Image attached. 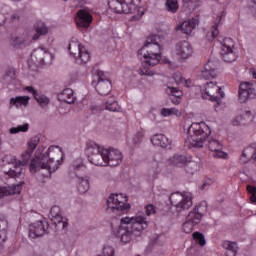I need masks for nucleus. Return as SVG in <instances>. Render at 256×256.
I'll list each match as a JSON object with an SVG mask.
<instances>
[{"label":"nucleus","instance_id":"nucleus-1","mask_svg":"<svg viewBox=\"0 0 256 256\" xmlns=\"http://www.w3.org/2000/svg\"><path fill=\"white\" fill-rule=\"evenodd\" d=\"M63 162V150L59 146H50L47 150L39 148L35 152V157L30 163V172L47 171L46 177L51 173H55L59 169V165Z\"/></svg>","mask_w":256,"mask_h":256},{"label":"nucleus","instance_id":"nucleus-2","mask_svg":"<svg viewBox=\"0 0 256 256\" xmlns=\"http://www.w3.org/2000/svg\"><path fill=\"white\" fill-rule=\"evenodd\" d=\"M158 39L159 36H149L143 47L138 51V55L144 58V68L139 70V75H146L147 77H153L155 75V72L149 71L147 67H155L161 61L163 48L157 42Z\"/></svg>","mask_w":256,"mask_h":256},{"label":"nucleus","instance_id":"nucleus-3","mask_svg":"<svg viewBox=\"0 0 256 256\" xmlns=\"http://www.w3.org/2000/svg\"><path fill=\"white\" fill-rule=\"evenodd\" d=\"M121 223L122 225L118 229V236L124 245L131 243L137 237H141L143 231L149 226L147 218L141 214H137L134 217H124L121 219Z\"/></svg>","mask_w":256,"mask_h":256},{"label":"nucleus","instance_id":"nucleus-4","mask_svg":"<svg viewBox=\"0 0 256 256\" xmlns=\"http://www.w3.org/2000/svg\"><path fill=\"white\" fill-rule=\"evenodd\" d=\"M171 207L166 213L168 217H179L187 213L193 207V195L191 193L174 192L170 196Z\"/></svg>","mask_w":256,"mask_h":256},{"label":"nucleus","instance_id":"nucleus-5","mask_svg":"<svg viewBox=\"0 0 256 256\" xmlns=\"http://www.w3.org/2000/svg\"><path fill=\"white\" fill-rule=\"evenodd\" d=\"M187 141L192 147H204L209 135H211V128L205 122L192 123L187 129Z\"/></svg>","mask_w":256,"mask_h":256},{"label":"nucleus","instance_id":"nucleus-6","mask_svg":"<svg viewBox=\"0 0 256 256\" xmlns=\"http://www.w3.org/2000/svg\"><path fill=\"white\" fill-rule=\"evenodd\" d=\"M31 155H33V152L26 150L25 153L21 155L22 160H17L16 157H11L7 165L4 167L3 171L5 175H8V177H12L14 179H18L19 181H24L23 179H25V166H27V163H29Z\"/></svg>","mask_w":256,"mask_h":256},{"label":"nucleus","instance_id":"nucleus-7","mask_svg":"<svg viewBox=\"0 0 256 256\" xmlns=\"http://www.w3.org/2000/svg\"><path fill=\"white\" fill-rule=\"evenodd\" d=\"M107 149L101 147V145L97 144L95 141L90 140L86 143V155L88 157V161L92 163V165L106 167V156L104 155Z\"/></svg>","mask_w":256,"mask_h":256},{"label":"nucleus","instance_id":"nucleus-8","mask_svg":"<svg viewBox=\"0 0 256 256\" xmlns=\"http://www.w3.org/2000/svg\"><path fill=\"white\" fill-rule=\"evenodd\" d=\"M68 51L71 57H74L76 63L83 65V63H89L91 55L76 38H72L68 44Z\"/></svg>","mask_w":256,"mask_h":256},{"label":"nucleus","instance_id":"nucleus-9","mask_svg":"<svg viewBox=\"0 0 256 256\" xmlns=\"http://www.w3.org/2000/svg\"><path fill=\"white\" fill-rule=\"evenodd\" d=\"M107 209L115 215H123L125 211L131 209L127 204V197L123 194H111L107 199Z\"/></svg>","mask_w":256,"mask_h":256},{"label":"nucleus","instance_id":"nucleus-10","mask_svg":"<svg viewBox=\"0 0 256 256\" xmlns=\"http://www.w3.org/2000/svg\"><path fill=\"white\" fill-rule=\"evenodd\" d=\"M202 97L204 99H210V101H216L217 103L225 97V93L221 91V87L217 85V82H208L205 86V93H202Z\"/></svg>","mask_w":256,"mask_h":256},{"label":"nucleus","instance_id":"nucleus-11","mask_svg":"<svg viewBox=\"0 0 256 256\" xmlns=\"http://www.w3.org/2000/svg\"><path fill=\"white\" fill-rule=\"evenodd\" d=\"M48 61H51V53L49 50L45 48H36L31 54L29 65L40 67V65H43V63H47Z\"/></svg>","mask_w":256,"mask_h":256},{"label":"nucleus","instance_id":"nucleus-12","mask_svg":"<svg viewBox=\"0 0 256 256\" xmlns=\"http://www.w3.org/2000/svg\"><path fill=\"white\" fill-rule=\"evenodd\" d=\"M234 47L235 43L233 42V39L225 38L223 40L221 56L226 63H233L237 61V56L235 55V52H233Z\"/></svg>","mask_w":256,"mask_h":256},{"label":"nucleus","instance_id":"nucleus-13","mask_svg":"<svg viewBox=\"0 0 256 256\" xmlns=\"http://www.w3.org/2000/svg\"><path fill=\"white\" fill-rule=\"evenodd\" d=\"M256 95V83L242 82L239 86V99L241 103L247 102L248 99H253Z\"/></svg>","mask_w":256,"mask_h":256},{"label":"nucleus","instance_id":"nucleus-14","mask_svg":"<svg viewBox=\"0 0 256 256\" xmlns=\"http://www.w3.org/2000/svg\"><path fill=\"white\" fill-rule=\"evenodd\" d=\"M104 155L106 157V165L110 167H117L123 161V154L120 150L115 148H108L104 150Z\"/></svg>","mask_w":256,"mask_h":256},{"label":"nucleus","instance_id":"nucleus-15","mask_svg":"<svg viewBox=\"0 0 256 256\" xmlns=\"http://www.w3.org/2000/svg\"><path fill=\"white\" fill-rule=\"evenodd\" d=\"M50 221L54 225L56 231H61L67 227V221L61 216V210L59 206H54L50 210Z\"/></svg>","mask_w":256,"mask_h":256},{"label":"nucleus","instance_id":"nucleus-16","mask_svg":"<svg viewBox=\"0 0 256 256\" xmlns=\"http://www.w3.org/2000/svg\"><path fill=\"white\" fill-rule=\"evenodd\" d=\"M98 82L96 84V91L99 95H109L111 91V81L107 79L105 73L99 71L97 74Z\"/></svg>","mask_w":256,"mask_h":256},{"label":"nucleus","instance_id":"nucleus-17","mask_svg":"<svg viewBox=\"0 0 256 256\" xmlns=\"http://www.w3.org/2000/svg\"><path fill=\"white\" fill-rule=\"evenodd\" d=\"M207 146L212 152V157H217L218 159H225L227 157V153L223 151V144L219 140L211 138L208 140Z\"/></svg>","mask_w":256,"mask_h":256},{"label":"nucleus","instance_id":"nucleus-18","mask_svg":"<svg viewBox=\"0 0 256 256\" xmlns=\"http://www.w3.org/2000/svg\"><path fill=\"white\" fill-rule=\"evenodd\" d=\"M93 23V16L84 9H81L77 12L76 24L81 29H89Z\"/></svg>","mask_w":256,"mask_h":256},{"label":"nucleus","instance_id":"nucleus-19","mask_svg":"<svg viewBox=\"0 0 256 256\" xmlns=\"http://www.w3.org/2000/svg\"><path fill=\"white\" fill-rule=\"evenodd\" d=\"M219 67V62L215 60H209L205 66L204 70L201 72V77L203 79H215L217 77V69Z\"/></svg>","mask_w":256,"mask_h":256},{"label":"nucleus","instance_id":"nucleus-20","mask_svg":"<svg viewBox=\"0 0 256 256\" xmlns=\"http://www.w3.org/2000/svg\"><path fill=\"white\" fill-rule=\"evenodd\" d=\"M192 53H193V49L191 48V44H189V42L182 41L176 45V55L180 59H183V60L189 59Z\"/></svg>","mask_w":256,"mask_h":256},{"label":"nucleus","instance_id":"nucleus-21","mask_svg":"<svg viewBox=\"0 0 256 256\" xmlns=\"http://www.w3.org/2000/svg\"><path fill=\"white\" fill-rule=\"evenodd\" d=\"M23 185H25V181H19L18 184H13L11 186L0 187V199L7 197V195H19Z\"/></svg>","mask_w":256,"mask_h":256},{"label":"nucleus","instance_id":"nucleus-22","mask_svg":"<svg viewBox=\"0 0 256 256\" xmlns=\"http://www.w3.org/2000/svg\"><path fill=\"white\" fill-rule=\"evenodd\" d=\"M108 6L112 11H114V13H131V8L129 7V4L121 0H110L108 2Z\"/></svg>","mask_w":256,"mask_h":256},{"label":"nucleus","instance_id":"nucleus-23","mask_svg":"<svg viewBox=\"0 0 256 256\" xmlns=\"http://www.w3.org/2000/svg\"><path fill=\"white\" fill-rule=\"evenodd\" d=\"M197 25H199V19L192 18L182 22L181 25H178L176 27V29H181L182 33H185V35H190V33H193Z\"/></svg>","mask_w":256,"mask_h":256},{"label":"nucleus","instance_id":"nucleus-24","mask_svg":"<svg viewBox=\"0 0 256 256\" xmlns=\"http://www.w3.org/2000/svg\"><path fill=\"white\" fill-rule=\"evenodd\" d=\"M45 221H37L35 222L29 232V237L35 239V237H43L45 235Z\"/></svg>","mask_w":256,"mask_h":256},{"label":"nucleus","instance_id":"nucleus-25","mask_svg":"<svg viewBox=\"0 0 256 256\" xmlns=\"http://www.w3.org/2000/svg\"><path fill=\"white\" fill-rule=\"evenodd\" d=\"M151 143L156 147H162V149H167V147L171 145L172 141L163 134H155L151 137Z\"/></svg>","mask_w":256,"mask_h":256},{"label":"nucleus","instance_id":"nucleus-26","mask_svg":"<svg viewBox=\"0 0 256 256\" xmlns=\"http://www.w3.org/2000/svg\"><path fill=\"white\" fill-rule=\"evenodd\" d=\"M25 91L32 93L34 99L39 103L40 107H47V104L50 102L49 98L45 95H40L33 86H28L25 88Z\"/></svg>","mask_w":256,"mask_h":256},{"label":"nucleus","instance_id":"nucleus-27","mask_svg":"<svg viewBox=\"0 0 256 256\" xmlns=\"http://www.w3.org/2000/svg\"><path fill=\"white\" fill-rule=\"evenodd\" d=\"M58 101L61 103H75V96L73 95V89L66 88L58 94Z\"/></svg>","mask_w":256,"mask_h":256},{"label":"nucleus","instance_id":"nucleus-28","mask_svg":"<svg viewBox=\"0 0 256 256\" xmlns=\"http://www.w3.org/2000/svg\"><path fill=\"white\" fill-rule=\"evenodd\" d=\"M7 219L0 217V251H3L5 241H7Z\"/></svg>","mask_w":256,"mask_h":256},{"label":"nucleus","instance_id":"nucleus-29","mask_svg":"<svg viewBox=\"0 0 256 256\" xmlns=\"http://www.w3.org/2000/svg\"><path fill=\"white\" fill-rule=\"evenodd\" d=\"M222 247L225 249L226 256H237L239 252V246L236 242L224 241Z\"/></svg>","mask_w":256,"mask_h":256},{"label":"nucleus","instance_id":"nucleus-30","mask_svg":"<svg viewBox=\"0 0 256 256\" xmlns=\"http://www.w3.org/2000/svg\"><path fill=\"white\" fill-rule=\"evenodd\" d=\"M187 163V157L184 155H174L167 160L171 167H183Z\"/></svg>","mask_w":256,"mask_h":256},{"label":"nucleus","instance_id":"nucleus-31","mask_svg":"<svg viewBox=\"0 0 256 256\" xmlns=\"http://www.w3.org/2000/svg\"><path fill=\"white\" fill-rule=\"evenodd\" d=\"M29 96H16L10 99V107H26L29 105Z\"/></svg>","mask_w":256,"mask_h":256},{"label":"nucleus","instance_id":"nucleus-32","mask_svg":"<svg viewBox=\"0 0 256 256\" xmlns=\"http://www.w3.org/2000/svg\"><path fill=\"white\" fill-rule=\"evenodd\" d=\"M186 219L194 225H199L203 219V214L199 212V208H194L193 211L189 212Z\"/></svg>","mask_w":256,"mask_h":256},{"label":"nucleus","instance_id":"nucleus-33","mask_svg":"<svg viewBox=\"0 0 256 256\" xmlns=\"http://www.w3.org/2000/svg\"><path fill=\"white\" fill-rule=\"evenodd\" d=\"M9 45L14 49H21L25 47V38L17 35H11L9 37Z\"/></svg>","mask_w":256,"mask_h":256},{"label":"nucleus","instance_id":"nucleus-34","mask_svg":"<svg viewBox=\"0 0 256 256\" xmlns=\"http://www.w3.org/2000/svg\"><path fill=\"white\" fill-rule=\"evenodd\" d=\"M77 190L79 193H87L89 191V178L87 177H77Z\"/></svg>","mask_w":256,"mask_h":256},{"label":"nucleus","instance_id":"nucleus-35","mask_svg":"<svg viewBox=\"0 0 256 256\" xmlns=\"http://www.w3.org/2000/svg\"><path fill=\"white\" fill-rule=\"evenodd\" d=\"M256 155V149L249 146L246 149H244L241 157V161L243 163H247V161H251V159H255Z\"/></svg>","mask_w":256,"mask_h":256},{"label":"nucleus","instance_id":"nucleus-36","mask_svg":"<svg viewBox=\"0 0 256 256\" xmlns=\"http://www.w3.org/2000/svg\"><path fill=\"white\" fill-rule=\"evenodd\" d=\"M35 29H36V34L33 36V40L37 41V39H39V35H47L48 33V29H47V25H45L43 22H37V24L35 25Z\"/></svg>","mask_w":256,"mask_h":256},{"label":"nucleus","instance_id":"nucleus-37","mask_svg":"<svg viewBox=\"0 0 256 256\" xmlns=\"http://www.w3.org/2000/svg\"><path fill=\"white\" fill-rule=\"evenodd\" d=\"M165 6L169 13H177L179 10V3L177 0H166Z\"/></svg>","mask_w":256,"mask_h":256},{"label":"nucleus","instance_id":"nucleus-38","mask_svg":"<svg viewBox=\"0 0 256 256\" xmlns=\"http://www.w3.org/2000/svg\"><path fill=\"white\" fill-rule=\"evenodd\" d=\"M166 93L168 95H172L173 97H177V98L183 97V92L179 88L175 86H171L169 84L167 86Z\"/></svg>","mask_w":256,"mask_h":256},{"label":"nucleus","instance_id":"nucleus-39","mask_svg":"<svg viewBox=\"0 0 256 256\" xmlns=\"http://www.w3.org/2000/svg\"><path fill=\"white\" fill-rule=\"evenodd\" d=\"M41 139L39 138V136H34L32 137L28 144H27V151H30L31 153H33V151H35V149H37V145H39Z\"/></svg>","mask_w":256,"mask_h":256},{"label":"nucleus","instance_id":"nucleus-40","mask_svg":"<svg viewBox=\"0 0 256 256\" xmlns=\"http://www.w3.org/2000/svg\"><path fill=\"white\" fill-rule=\"evenodd\" d=\"M9 131L11 134L27 133V131H29V124L26 123L23 125H18L17 127H12Z\"/></svg>","mask_w":256,"mask_h":256},{"label":"nucleus","instance_id":"nucleus-41","mask_svg":"<svg viewBox=\"0 0 256 256\" xmlns=\"http://www.w3.org/2000/svg\"><path fill=\"white\" fill-rule=\"evenodd\" d=\"M193 239H195L196 243L200 245L201 247H204L206 245L207 241L205 240V235L201 232H194L193 233Z\"/></svg>","mask_w":256,"mask_h":256},{"label":"nucleus","instance_id":"nucleus-42","mask_svg":"<svg viewBox=\"0 0 256 256\" xmlns=\"http://www.w3.org/2000/svg\"><path fill=\"white\" fill-rule=\"evenodd\" d=\"M105 109L107 111H119L121 108L119 107V104L115 100L107 101L105 103Z\"/></svg>","mask_w":256,"mask_h":256},{"label":"nucleus","instance_id":"nucleus-43","mask_svg":"<svg viewBox=\"0 0 256 256\" xmlns=\"http://www.w3.org/2000/svg\"><path fill=\"white\" fill-rule=\"evenodd\" d=\"M161 115H163V117H171V115H181V112L175 108H163Z\"/></svg>","mask_w":256,"mask_h":256},{"label":"nucleus","instance_id":"nucleus-44","mask_svg":"<svg viewBox=\"0 0 256 256\" xmlns=\"http://www.w3.org/2000/svg\"><path fill=\"white\" fill-rule=\"evenodd\" d=\"M173 80L175 81L176 85H185V87H189V82L187 80L183 79V76L181 74L176 73L173 75Z\"/></svg>","mask_w":256,"mask_h":256},{"label":"nucleus","instance_id":"nucleus-45","mask_svg":"<svg viewBox=\"0 0 256 256\" xmlns=\"http://www.w3.org/2000/svg\"><path fill=\"white\" fill-rule=\"evenodd\" d=\"M7 21H8L9 23H12V24L21 23V13L16 12V13L11 14V15L7 18Z\"/></svg>","mask_w":256,"mask_h":256},{"label":"nucleus","instance_id":"nucleus-46","mask_svg":"<svg viewBox=\"0 0 256 256\" xmlns=\"http://www.w3.org/2000/svg\"><path fill=\"white\" fill-rule=\"evenodd\" d=\"M195 227V224L193 222H190L188 219H186V222L182 225V231L184 233H191Z\"/></svg>","mask_w":256,"mask_h":256},{"label":"nucleus","instance_id":"nucleus-47","mask_svg":"<svg viewBox=\"0 0 256 256\" xmlns=\"http://www.w3.org/2000/svg\"><path fill=\"white\" fill-rule=\"evenodd\" d=\"M4 79H5V81H8V82L13 81L15 79V69H13V68L9 69L6 72Z\"/></svg>","mask_w":256,"mask_h":256},{"label":"nucleus","instance_id":"nucleus-48","mask_svg":"<svg viewBox=\"0 0 256 256\" xmlns=\"http://www.w3.org/2000/svg\"><path fill=\"white\" fill-rule=\"evenodd\" d=\"M115 255V249L111 246H105L103 248V256H113Z\"/></svg>","mask_w":256,"mask_h":256},{"label":"nucleus","instance_id":"nucleus-49","mask_svg":"<svg viewBox=\"0 0 256 256\" xmlns=\"http://www.w3.org/2000/svg\"><path fill=\"white\" fill-rule=\"evenodd\" d=\"M146 209V215L149 217L151 215H155V206L153 204L145 206Z\"/></svg>","mask_w":256,"mask_h":256},{"label":"nucleus","instance_id":"nucleus-50","mask_svg":"<svg viewBox=\"0 0 256 256\" xmlns=\"http://www.w3.org/2000/svg\"><path fill=\"white\" fill-rule=\"evenodd\" d=\"M209 35H210L211 39H215V37H217V35H219V30L217 29V27L214 30H212L211 32H208L207 37H209Z\"/></svg>","mask_w":256,"mask_h":256},{"label":"nucleus","instance_id":"nucleus-51","mask_svg":"<svg viewBox=\"0 0 256 256\" xmlns=\"http://www.w3.org/2000/svg\"><path fill=\"white\" fill-rule=\"evenodd\" d=\"M248 193H250V195H253L256 193V187L255 186H251V185H247L246 187Z\"/></svg>","mask_w":256,"mask_h":256},{"label":"nucleus","instance_id":"nucleus-52","mask_svg":"<svg viewBox=\"0 0 256 256\" xmlns=\"http://www.w3.org/2000/svg\"><path fill=\"white\" fill-rule=\"evenodd\" d=\"M150 167H152V169H158L159 167V162L157 160H152L150 162Z\"/></svg>","mask_w":256,"mask_h":256},{"label":"nucleus","instance_id":"nucleus-53","mask_svg":"<svg viewBox=\"0 0 256 256\" xmlns=\"http://www.w3.org/2000/svg\"><path fill=\"white\" fill-rule=\"evenodd\" d=\"M189 5H193V2L191 0H183L184 7H189Z\"/></svg>","mask_w":256,"mask_h":256},{"label":"nucleus","instance_id":"nucleus-54","mask_svg":"<svg viewBox=\"0 0 256 256\" xmlns=\"http://www.w3.org/2000/svg\"><path fill=\"white\" fill-rule=\"evenodd\" d=\"M74 169H81L83 167V162L79 161L76 164H73Z\"/></svg>","mask_w":256,"mask_h":256},{"label":"nucleus","instance_id":"nucleus-55","mask_svg":"<svg viewBox=\"0 0 256 256\" xmlns=\"http://www.w3.org/2000/svg\"><path fill=\"white\" fill-rule=\"evenodd\" d=\"M144 135H145V134H143V132H137V133H136V137H137L138 139H143Z\"/></svg>","mask_w":256,"mask_h":256},{"label":"nucleus","instance_id":"nucleus-56","mask_svg":"<svg viewBox=\"0 0 256 256\" xmlns=\"http://www.w3.org/2000/svg\"><path fill=\"white\" fill-rule=\"evenodd\" d=\"M250 200L252 201V203H256V195L251 194Z\"/></svg>","mask_w":256,"mask_h":256},{"label":"nucleus","instance_id":"nucleus-57","mask_svg":"<svg viewBox=\"0 0 256 256\" xmlns=\"http://www.w3.org/2000/svg\"><path fill=\"white\" fill-rule=\"evenodd\" d=\"M164 63H166L167 65H173V62L167 58L164 59Z\"/></svg>","mask_w":256,"mask_h":256},{"label":"nucleus","instance_id":"nucleus-58","mask_svg":"<svg viewBox=\"0 0 256 256\" xmlns=\"http://www.w3.org/2000/svg\"><path fill=\"white\" fill-rule=\"evenodd\" d=\"M253 78L256 79V72L252 73Z\"/></svg>","mask_w":256,"mask_h":256},{"label":"nucleus","instance_id":"nucleus-59","mask_svg":"<svg viewBox=\"0 0 256 256\" xmlns=\"http://www.w3.org/2000/svg\"><path fill=\"white\" fill-rule=\"evenodd\" d=\"M207 185V183H204L203 185H202V189H205V186Z\"/></svg>","mask_w":256,"mask_h":256},{"label":"nucleus","instance_id":"nucleus-60","mask_svg":"<svg viewBox=\"0 0 256 256\" xmlns=\"http://www.w3.org/2000/svg\"><path fill=\"white\" fill-rule=\"evenodd\" d=\"M252 3H253L254 5H256V0H252Z\"/></svg>","mask_w":256,"mask_h":256},{"label":"nucleus","instance_id":"nucleus-61","mask_svg":"<svg viewBox=\"0 0 256 256\" xmlns=\"http://www.w3.org/2000/svg\"><path fill=\"white\" fill-rule=\"evenodd\" d=\"M12 1H21V0H12Z\"/></svg>","mask_w":256,"mask_h":256},{"label":"nucleus","instance_id":"nucleus-62","mask_svg":"<svg viewBox=\"0 0 256 256\" xmlns=\"http://www.w3.org/2000/svg\"><path fill=\"white\" fill-rule=\"evenodd\" d=\"M132 19H135V16H133Z\"/></svg>","mask_w":256,"mask_h":256},{"label":"nucleus","instance_id":"nucleus-63","mask_svg":"<svg viewBox=\"0 0 256 256\" xmlns=\"http://www.w3.org/2000/svg\"><path fill=\"white\" fill-rule=\"evenodd\" d=\"M0 145H1V140H0Z\"/></svg>","mask_w":256,"mask_h":256},{"label":"nucleus","instance_id":"nucleus-64","mask_svg":"<svg viewBox=\"0 0 256 256\" xmlns=\"http://www.w3.org/2000/svg\"><path fill=\"white\" fill-rule=\"evenodd\" d=\"M64 1H67V0H64Z\"/></svg>","mask_w":256,"mask_h":256}]
</instances>
